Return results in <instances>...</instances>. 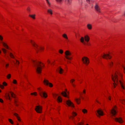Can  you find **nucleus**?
<instances>
[{
	"instance_id": "19",
	"label": "nucleus",
	"mask_w": 125,
	"mask_h": 125,
	"mask_svg": "<svg viewBox=\"0 0 125 125\" xmlns=\"http://www.w3.org/2000/svg\"><path fill=\"white\" fill-rule=\"evenodd\" d=\"M87 26L88 28V29L89 30H91L92 29V25L89 23L88 24H87Z\"/></svg>"
},
{
	"instance_id": "14",
	"label": "nucleus",
	"mask_w": 125,
	"mask_h": 125,
	"mask_svg": "<svg viewBox=\"0 0 125 125\" xmlns=\"http://www.w3.org/2000/svg\"><path fill=\"white\" fill-rule=\"evenodd\" d=\"M72 116H69V117L70 118H71L72 119H74V117L76 116L77 115V114L74 112H73L72 113Z\"/></svg>"
},
{
	"instance_id": "15",
	"label": "nucleus",
	"mask_w": 125,
	"mask_h": 125,
	"mask_svg": "<svg viewBox=\"0 0 125 125\" xmlns=\"http://www.w3.org/2000/svg\"><path fill=\"white\" fill-rule=\"evenodd\" d=\"M110 113L114 116L115 115L116 112V110L114 108H113L111 111Z\"/></svg>"
},
{
	"instance_id": "3",
	"label": "nucleus",
	"mask_w": 125,
	"mask_h": 125,
	"mask_svg": "<svg viewBox=\"0 0 125 125\" xmlns=\"http://www.w3.org/2000/svg\"><path fill=\"white\" fill-rule=\"evenodd\" d=\"M30 42L34 47V48L35 49L37 52H38L39 50L42 51L43 49V48L39 46L32 40H31Z\"/></svg>"
},
{
	"instance_id": "33",
	"label": "nucleus",
	"mask_w": 125,
	"mask_h": 125,
	"mask_svg": "<svg viewBox=\"0 0 125 125\" xmlns=\"http://www.w3.org/2000/svg\"><path fill=\"white\" fill-rule=\"evenodd\" d=\"M35 14H34L33 15H29V16H30L33 19H35Z\"/></svg>"
},
{
	"instance_id": "53",
	"label": "nucleus",
	"mask_w": 125,
	"mask_h": 125,
	"mask_svg": "<svg viewBox=\"0 0 125 125\" xmlns=\"http://www.w3.org/2000/svg\"><path fill=\"white\" fill-rule=\"evenodd\" d=\"M3 37L1 35H0V39H3Z\"/></svg>"
},
{
	"instance_id": "59",
	"label": "nucleus",
	"mask_w": 125,
	"mask_h": 125,
	"mask_svg": "<svg viewBox=\"0 0 125 125\" xmlns=\"http://www.w3.org/2000/svg\"><path fill=\"white\" fill-rule=\"evenodd\" d=\"M82 1H81V2H80V3L81 4H82Z\"/></svg>"
},
{
	"instance_id": "16",
	"label": "nucleus",
	"mask_w": 125,
	"mask_h": 125,
	"mask_svg": "<svg viewBox=\"0 0 125 125\" xmlns=\"http://www.w3.org/2000/svg\"><path fill=\"white\" fill-rule=\"evenodd\" d=\"M47 13L51 15H52L53 14V11L52 9H48L47 10Z\"/></svg>"
},
{
	"instance_id": "35",
	"label": "nucleus",
	"mask_w": 125,
	"mask_h": 125,
	"mask_svg": "<svg viewBox=\"0 0 125 125\" xmlns=\"http://www.w3.org/2000/svg\"><path fill=\"white\" fill-rule=\"evenodd\" d=\"M9 55L11 58H14V56L11 53H10Z\"/></svg>"
},
{
	"instance_id": "52",
	"label": "nucleus",
	"mask_w": 125,
	"mask_h": 125,
	"mask_svg": "<svg viewBox=\"0 0 125 125\" xmlns=\"http://www.w3.org/2000/svg\"><path fill=\"white\" fill-rule=\"evenodd\" d=\"M9 64H6V67H8L9 66Z\"/></svg>"
},
{
	"instance_id": "61",
	"label": "nucleus",
	"mask_w": 125,
	"mask_h": 125,
	"mask_svg": "<svg viewBox=\"0 0 125 125\" xmlns=\"http://www.w3.org/2000/svg\"><path fill=\"white\" fill-rule=\"evenodd\" d=\"M82 99H84L83 97H82Z\"/></svg>"
},
{
	"instance_id": "2",
	"label": "nucleus",
	"mask_w": 125,
	"mask_h": 125,
	"mask_svg": "<svg viewBox=\"0 0 125 125\" xmlns=\"http://www.w3.org/2000/svg\"><path fill=\"white\" fill-rule=\"evenodd\" d=\"M112 80L114 82V83H113L114 88L115 87V85H117V83H118V79L117 75L116 73H115V75L114 76L112 75L111 77ZM119 83L121 85L122 88L123 89H125V88L124 86L122 84L121 82L119 81Z\"/></svg>"
},
{
	"instance_id": "49",
	"label": "nucleus",
	"mask_w": 125,
	"mask_h": 125,
	"mask_svg": "<svg viewBox=\"0 0 125 125\" xmlns=\"http://www.w3.org/2000/svg\"><path fill=\"white\" fill-rule=\"evenodd\" d=\"M14 102H15V105H16V106H17L18 105L16 103V102H17V101H16L15 100V101H14Z\"/></svg>"
},
{
	"instance_id": "30",
	"label": "nucleus",
	"mask_w": 125,
	"mask_h": 125,
	"mask_svg": "<svg viewBox=\"0 0 125 125\" xmlns=\"http://www.w3.org/2000/svg\"><path fill=\"white\" fill-rule=\"evenodd\" d=\"M80 99H75V101L77 102V103L78 104H79L80 103Z\"/></svg>"
},
{
	"instance_id": "36",
	"label": "nucleus",
	"mask_w": 125,
	"mask_h": 125,
	"mask_svg": "<svg viewBox=\"0 0 125 125\" xmlns=\"http://www.w3.org/2000/svg\"><path fill=\"white\" fill-rule=\"evenodd\" d=\"M62 0H55L57 2L61 3Z\"/></svg>"
},
{
	"instance_id": "23",
	"label": "nucleus",
	"mask_w": 125,
	"mask_h": 125,
	"mask_svg": "<svg viewBox=\"0 0 125 125\" xmlns=\"http://www.w3.org/2000/svg\"><path fill=\"white\" fill-rule=\"evenodd\" d=\"M75 80L73 79H71L70 81V83H72L73 86L74 87L75 86V85L73 83V82Z\"/></svg>"
},
{
	"instance_id": "7",
	"label": "nucleus",
	"mask_w": 125,
	"mask_h": 125,
	"mask_svg": "<svg viewBox=\"0 0 125 125\" xmlns=\"http://www.w3.org/2000/svg\"><path fill=\"white\" fill-rule=\"evenodd\" d=\"M65 54L66 56L65 57L68 60H70L72 57H69L67 56H68L71 55V53L68 51H66L65 52Z\"/></svg>"
},
{
	"instance_id": "18",
	"label": "nucleus",
	"mask_w": 125,
	"mask_h": 125,
	"mask_svg": "<svg viewBox=\"0 0 125 125\" xmlns=\"http://www.w3.org/2000/svg\"><path fill=\"white\" fill-rule=\"evenodd\" d=\"M65 2L68 5H70L72 2V0H65Z\"/></svg>"
},
{
	"instance_id": "42",
	"label": "nucleus",
	"mask_w": 125,
	"mask_h": 125,
	"mask_svg": "<svg viewBox=\"0 0 125 125\" xmlns=\"http://www.w3.org/2000/svg\"><path fill=\"white\" fill-rule=\"evenodd\" d=\"M31 94V95H34L36 96L37 95V93L35 92L33 93H32Z\"/></svg>"
},
{
	"instance_id": "56",
	"label": "nucleus",
	"mask_w": 125,
	"mask_h": 125,
	"mask_svg": "<svg viewBox=\"0 0 125 125\" xmlns=\"http://www.w3.org/2000/svg\"><path fill=\"white\" fill-rule=\"evenodd\" d=\"M108 98L110 100L111 99V97L110 96H109L108 97Z\"/></svg>"
},
{
	"instance_id": "43",
	"label": "nucleus",
	"mask_w": 125,
	"mask_h": 125,
	"mask_svg": "<svg viewBox=\"0 0 125 125\" xmlns=\"http://www.w3.org/2000/svg\"><path fill=\"white\" fill-rule=\"evenodd\" d=\"M53 97L54 98H55L56 96H58V94H53Z\"/></svg>"
},
{
	"instance_id": "47",
	"label": "nucleus",
	"mask_w": 125,
	"mask_h": 125,
	"mask_svg": "<svg viewBox=\"0 0 125 125\" xmlns=\"http://www.w3.org/2000/svg\"><path fill=\"white\" fill-rule=\"evenodd\" d=\"M0 102L1 103L3 102V100L1 98H0Z\"/></svg>"
},
{
	"instance_id": "60",
	"label": "nucleus",
	"mask_w": 125,
	"mask_h": 125,
	"mask_svg": "<svg viewBox=\"0 0 125 125\" xmlns=\"http://www.w3.org/2000/svg\"><path fill=\"white\" fill-rule=\"evenodd\" d=\"M1 61H2V62H4V60H2V59H1Z\"/></svg>"
},
{
	"instance_id": "11",
	"label": "nucleus",
	"mask_w": 125,
	"mask_h": 125,
	"mask_svg": "<svg viewBox=\"0 0 125 125\" xmlns=\"http://www.w3.org/2000/svg\"><path fill=\"white\" fill-rule=\"evenodd\" d=\"M110 54H104L103 55H102V56L104 58H105L107 59V57H108V59H110L111 58V56L110 55Z\"/></svg>"
},
{
	"instance_id": "4",
	"label": "nucleus",
	"mask_w": 125,
	"mask_h": 125,
	"mask_svg": "<svg viewBox=\"0 0 125 125\" xmlns=\"http://www.w3.org/2000/svg\"><path fill=\"white\" fill-rule=\"evenodd\" d=\"M82 61L83 63L86 64H88L89 62V59L86 57H84L82 58Z\"/></svg>"
},
{
	"instance_id": "5",
	"label": "nucleus",
	"mask_w": 125,
	"mask_h": 125,
	"mask_svg": "<svg viewBox=\"0 0 125 125\" xmlns=\"http://www.w3.org/2000/svg\"><path fill=\"white\" fill-rule=\"evenodd\" d=\"M38 89L39 91V94L41 96H43L45 98L47 97V95L45 93L42 91L40 88H38Z\"/></svg>"
},
{
	"instance_id": "62",
	"label": "nucleus",
	"mask_w": 125,
	"mask_h": 125,
	"mask_svg": "<svg viewBox=\"0 0 125 125\" xmlns=\"http://www.w3.org/2000/svg\"><path fill=\"white\" fill-rule=\"evenodd\" d=\"M96 101L98 103H99V102L98 101Z\"/></svg>"
},
{
	"instance_id": "31",
	"label": "nucleus",
	"mask_w": 125,
	"mask_h": 125,
	"mask_svg": "<svg viewBox=\"0 0 125 125\" xmlns=\"http://www.w3.org/2000/svg\"><path fill=\"white\" fill-rule=\"evenodd\" d=\"M14 115L17 117V119L19 121H20V120L19 117H18V114H16V113H15L14 114Z\"/></svg>"
},
{
	"instance_id": "51",
	"label": "nucleus",
	"mask_w": 125,
	"mask_h": 125,
	"mask_svg": "<svg viewBox=\"0 0 125 125\" xmlns=\"http://www.w3.org/2000/svg\"><path fill=\"white\" fill-rule=\"evenodd\" d=\"M23 75L24 76V77H25L26 79L28 81V80L27 79V77L26 76V75L25 74H24Z\"/></svg>"
},
{
	"instance_id": "26",
	"label": "nucleus",
	"mask_w": 125,
	"mask_h": 125,
	"mask_svg": "<svg viewBox=\"0 0 125 125\" xmlns=\"http://www.w3.org/2000/svg\"><path fill=\"white\" fill-rule=\"evenodd\" d=\"M59 71V73L60 74H62V72L63 71V70L61 68H60L58 69Z\"/></svg>"
},
{
	"instance_id": "34",
	"label": "nucleus",
	"mask_w": 125,
	"mask_h": 125,
	"mask_svg": "<svg viewBox=\"0 0 125 125\" xmlns=\"http://www.w3.org/2000/svg\"><path fill=\"white\" fill-rule=\"evenodd\" d=\"M63 37L67 39L68 38L67 37V35L65 34H64L62 35Z\"/></svg>"
},
{
	"instance_id": "27",
	"label": "nucleus",
	"mask_w": 125,
	"mask_h": 125,
	"mask_svg": "<svg viewBox=\"0 0 125 125\" xmlns=\"http://www.w3.org/2000/svg\"><path fill=\"white\" fill-rule=\"evenodd\" d=\"M120 102L123 104H125V99H120Z\"/></svg>"
},
{
	"instance_id": "32",
	"label": "nucleus",
	"mask_w": 125,
	"mask_h": 125,
	"mask_svg": "<svg viewBox=\"0 0 125 125\" xmlns=\"http://www.w3.org/2000/svg\"><path fill=\"white\" fill-rule=\"evenodd\" d=\"M46 2L49 6L50 7L51 5V3L49 0H46Z\"/></svg>"
},
{
	"instance_id": "17",
	"label": "nucleus",
	"mask_w": 125,
	"mask_h": 125,
	"mask_svg": "<svg viewBox=\"0 0 125 125\" xmlns=\"http://www.w3.org/2000/svg\"><path fill=\"white\" fill-rule=\"evenodd\" d=\"M89 40H80V41L84 44H85L89 41Z\"/></svg>"
},
{
	"instance_id": "8",
	"label": "nucleus",
	"mask_w": 125,
	"mask_h": 125,
	"mask_svg": "<svg viewBox=\"0 0 125 125\" xmlns=\"http://www.w3.org/2000/svg\"><path fill=\"white\" fill-rule=\"evenodd\" d=\"M43 82L44 83V84L46 85H49V86L50 87H51L53 85L51 83L49 82L48 81L45 79L43 81Z\"/></svg>"
},
{
	"instance_id": "64",
	"label": "nucleus",
	"mask_w": 125,
	"mask_h": 125,
	"mask_svg": "<svg viewBox=\"0 0 125 125\" xmlns=\"http://www.w3.org/2000/svg\"><path fill=\"white\" fill-rule=\"evenodd\" d=\"M86 125H89L88 124H87Z\"/></svg>"
},
{
	"instance_id": "46",
	"label": "nucleus",
	"mask_w": 125,
	"mask_h": 125,
	"mask_svg": "<svg viewBox=\"0 0 125 125\" xmlns=\"http://www.w3.org/2000/svg\"><path fill=\"white\" fill-rule=\"evenodd\" d=\"M0 87L2 89H3L4 88L3 86L1 85L0 84Z\"/></svg>"
},
{
	"instance_id": "41",
	"label": "nucleus",
	"mask_w": 125,
	"mask_h": 125,
	"mask_svg": "<svg viewBox=\"0 0 125 125\" xmlns=\"http://www.w3.org/2000/svg\"><path fill=\"white\" fill-rule=\"evenodd\" d=\"M7 77L8 79H10L11 77V75L10 74H9L7 76Z\"/></svg>"
},
{
	"instance_id": "40",
	"label": "nucleus",
	"mask_w": 125,
	"mask_h": 125,
	"mask_svg": "<svg viewBox=\"0 0 125 125\" xmlns=\"http://www.w3.org/2000/svg\"><path fill=\"white\" fill-rule=\"evenodd\" d=\"M3 52L4 53H6V50L2 48V49Z\"/></svg>"
},
{
	"instance_id": "13",
	"label": "nucleus",
	"mask_w": 125,
	"mask_h": 125,
	"mask_svg": "<svg viewBox=\"0 0 125 125\" xmlns=\"http://www.w3.org/2000/svg\"><path fill=\"white\" fill-rule=\"evenodd\" d=\"M115 119L116 121L120 123H121L123 122V120L120 117L118 118H115Z\"/></svg>"
},
{
	"instance_id": "48",
	"label": "nucleus",
	"mask_w": 125,
	"mask_h": 125,
	"mask_svg": "<svg viewBox=\"0 0 125 125\" xmlns=\"http://www.w3.org/2000/svg\"><path fill=\"white\" fill-rule=\"evenodd\" d=\"M113 64V62H111L110 63V66H111Z\"/></svg>"
},
{
	"instance_id": "6",
	"label": "nucleus",
	"mask_w": 125,
	"mask_h": 125,
	"mask_svg": "<svg viewBox=\"0 0 125 125\" xmlns=\"http://www.w3.org/2000/svg\"><path fill=\"white\" fill-rule=\"evenodd\" d=\"M94 9L95 10L98 12H101L100 8V7L99 5L97 3H95L94 6Z\"/></svg>"
},
{
	"instance_id": "38",
	"label": "nucleus",
	"mask_w": 125,
	"mask_h": 125,
	"mask_svg": "<svg viewBox=\"0 0 125 125\" xmlns=\"http://www.w3.org/2000/svg\"><path fill=\"white\" fill-rule=\"evenodd\" d=\"M9 122L11 123V124H13V122L12 121V120L10 119H9Z\"/></svg>"
},
{
	"instance_id": "29",
	"label": "nucleus",
	"mask_w": 125,
	"mask_h": 125,
	"mask_svg": "<svg viewBox=\"0 0 125 125\" xmlns=\"http://www.w3.org/2000/svg\"><path fill=\"white\" fill-rule=\"evenodd\" d=\"M87 2L89 3L90 4L91 2H94V1L93 0H86Z\"/></svg>"
},
{
	"instance_id": "55",
	"label": "nucleus",
	"mask_w": 125,
	"mask_h": 125,
	"mask_svg": "<svg viewBox=\"0 0 125 125\" xmlns=\"http://www.w3.org/2000/svg\"><path fill=\"white\" fill-rule=\"evenodd\" d=\"M27 10H28V11H29L30 10V8H27Z\"/></svg>"
},
{
	"instance_id": "37",
	"label": "nucleus",
	"mask_w": 125,
	"mask_h": 125,
	"mask_svg": "<svg viewBox=\"0 0 125 125\" xmlns=\"http://www.w3.org/2000/svg\"><path fill=\"white\" fill-rule=\"evenodd\" d=\"M59 52L61 54H62L63 52V51L62 49H60L59 50Z\"/></svg>"
},
{
	"instance_id": "24",
	"label": "nucleus",
	"mask_w": 125,
	"mask_h": 125,
	"mask_svg": "<svg viewBox=\"0 0 125 125\" xmlns=\"http://www.w3.org/2000/svg\"><path fill=\"white\" fill-rule=\"evenodd\" d=\"M5 97L7 99H9V100L10 99V97L8 94H6L5 95Z\"/></svg>"
},
{
	"instance_id": "63",
	"label": "nucleus",
	"mask_w": 125,
	"mask_h": 125,
	"mask_svg": "<svg viewBox=\"0 0 125 125\" xmlns=\"http://www.w3.org/2000/svg\"><path fill=\"white\" fill-rule=\"evenodd\" d=\"M65 91H67V89H65Z\"/></svg>"
},
{
	"instance_id": "39",
	"label": "nucleus",
	"mask_w": 125,
	"mask_h": 125,
	"mask_svg": "<svg viewBox=\"0 0 125 125\" xmlns=\"http://www.w3.org/2000/svg\"><path fill=\"white\" fill-rule=\"evenodd\" d=\"M82 111L84 113H85L87 112V110L85 109H83L82 110Z\"/></svg>"
},
{
	"instance_id": "57",
	"label": "nucleus",
	"mask_w": 125,
	"mask_h": 125,
	"mask_svg": "<svg viewBox=\"0 0 125 125\" xmlns=\"http://www.w3.org/2000/svg\"><path fill=\"white\" fill-rule=\"evenodd\" d=\"M83 92L84 94H85V90H84L83 91Z\"/></svg>"
},
{
	"instance_id": "58",
	"label": "nucleus",
	"mask_w": 125,
	"mask_h": 125,
	"mask_svg": "<svg viewBox=\"0 0 125 125\" xmlns=\"http://www.w3.org/2000/svg\"><path fill=\"white\" fill-rule=\"evenodd\" d=\"M47 62L49 63H50V62L49 61V60H48Z\"/></svg>"
},
{
	"instance_id": "9",
	"label": "nucleus",
	"mask_w": 125,
	"mask_h": 125,
	"mask_svg": "<svg viewBox=\"0 0 125 125\" xmlns=\"http://www.w3.org/2000/svg\"><path fill=\"white\" fill-rule=\"evenodd\" d=\"M42 108L40 106H36L35 110L38 113H41V112Z\"/></svg>"
},
{
	"instance_id": "10",
	"label": "nucleus",
	"mask_w": 125,
	"mask_h": 125,
	"mask_svg": "<svg viewBox=\"0 0 125 125\" xmlns=\"http://www.w3.org/2000/svg\"><path fill=\"white\" fill-rule=\"evenodd\" d=\"M97 112L98 115L96 114L97 116L99 117H100V116H102L104 115L103 111L100 109H99L97 111Z\"/></svg>"
},
{
	"instance_id": "25",
	"label": "nucleus",
	"mask_w": 125,
	"mask_h": 125,
	"mask_svg": "<svg viewBox=\"0 0 125 125\" xmlns=\"http://www.w3.org/2000/svg\"><path fill=\"white\" fill-rule=\"evenodd\" d=\"M62 94L63 96L66 97H67V95L66 92H63L62 93Z\"/></svg>"
},
{
	"instance_id": "21",
	"label": "nucleus",
	"mask_w": 125,
	"mask_h": 125,
	"mask_svg": "<svg viewBox=\"0 0 125 125\" xmlns=\"http://www.w3.org/2000/svg\"><path fill=\"white\" fill-rule=\"evenodd\" d=\"M2 43L4 46L7 49H9V47L6 44L3 42H2Z\"/></svg>"
},
{
	"instance_id": "50",
	"label": "nucleus",
	"mask_w": 125,
	"mask_h": 125,
	"mask_svg": "<svg viewBox=\"0 0 125 125\" xmlns=\"http://www.w3.org/2000/svg\"><path fill=\"white\" fill-rule=\"evenodd\" d=\"M16 64H19V62L18 61L16 60Z\"/></svg>"
},
{
	"instance_id": "1",
	"label": "nucleus",
	"mask_w": 125,
	"mask_h": 125,
	"mask_svg": "<svg viewBox=\"0 0 125 125\" xmlns=\"http://www.w3.org/2000/svg\"><path fill=\"white\" fill-rule=\"evenodd\" d=\"M31 61L37 73H41L42 71V67L40 65L41 62H40L35 61L33 60H32Z\"/></svg>"
},
{
	"instance_id": "45",
	"label": "nucleus",
	"mask_w": 125,
	"mask_h": 125,
	"mask_svg": "<svg viewBox=\"0 0 125 125\" xmlns=\"http://www.w3.org/2000/svg\"><path fill=\"white\" fill-rule=\"evenodd\" d=\"M3 84L4 86H6L7 85V83L5 82H3Z\"/></svg>"
},
{
	"instance_id": "22",
	"label": "nucleus",
	"mask_w": 125,
	"mask_h": 125,
	"mask_svg": "<svg viewBox=\"0 0 125 125\" xmlns=\"http://www.w3.org/2000/svg\"><path fill=\"white\" fill-rule=\"evenodd\" d=\"M57 100L59 102H61L62 101V98L60 96H58Z\"/></svg>"
},
{
	"instance_id": "54",
	"label": "nucleus",
	"mask_w": 125,
	"mask_h": 125,
	"mask_svg": "<svg viewBox=\"0 0 125 125\" xmlns=\"http://www.w3.org/2000/svg\"><path fill=\"white\" fill-rule=\"evenodd\" d=\"M123 68L124 70V72L125 73V68L124 66H123Z\"/></svg>"
},
{
	"instance_id": "12",
	"label": "nucleus",
	"mask_w": 125,
	"mask_h": 125,
	"mask_svg": "<svg viewBox=\"0 0 125 125\" xmlns=\"http://www.w3.org/2000/svg\"><path fill=\"white\" fill-rule=\"evenodd\" d=\"M66 104L68 106L72 107H74V105L73 103L70 100H68L66 101Z\"/></svg>"
},
{
	"instance_id": "20",
	"label": "nucleus",
	"mask_w": 125,
	"mask_h": 125,
	"mask_svg": "<svg viewBox=\"0 0 125 125\" xmlns=\"http://www.w3.org/2000/svg\"><path fill=\"white\" fill-rule=\"evenodd\" d=\"M85 39H90V38L89 36L87 35H86L84 36ZM80 39H84V38L83 37H81Z\"/></svg>"
},
{
	"instance_id": "28",
	"label": "nucleus",
	"mask_w": 125,
	"mask_h": 125,
	"mask_svg": "<svg viewBox=\"0 0 125 125\" xmlns=\"http://www.w3.org/2000/svg\"><path fill=\"white\" fill-rule=\"evenodd\" d=\"M10 93L11 94L12 97L14 98L16 97L15 95L12 92H10Z\"/></svg>"
},
{
	"instance_id": "44",
	"label": "nucleus",
	"mask_w": 125,
	"mask_h": 125,
	"mask_svg": "<svg viewBox=\"0 0 125 125\" xmlns=\"http://www.w3.org/2000/svg\"><path fill=\"white\" fill-rule=\"evenodd\" d=\"M17 81L15 80H13V83L14 84H16L17 83Z\"/></svg>"
}]
</instances>
